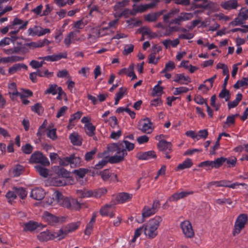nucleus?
Masks as SVG:
<instances>
[{"mask_svg": "<svg viewBox=\"0 0 248 248\" xmlns=\"http://www.w3.org/2000/svg\"><path fill=\"white\" fill-rule=\"evenodd\" d=\"M50 235L51 240L57 238L58 240H61L65 238V236L64 234L62 228H61L58 232H54L53 233L50 232Z\"/></svg>", "mask_w": 248, "mask_h": 248, "instance_id": "nucleus-35", "label": "nucleus"}, {"mask_svg": "<svg viewBox=\"0 0 248 248\" xmlns=\"http://www.w3.org/2000/svg\"><path fill=\"white\" fill-rule=\"evenodd\" d=\"M96 218V214L95 213H93L92 216V217L91 218L90 222L87 224L86 229L84 231V233L86 235H89L93 230V225L95 222Z\"/></svg>", "mask_w": 248, "mask_h": 248, "instance_id": "nucleus-26", "label": "nucleus"}, {"mask_svg": "<svg viewBox=\"0 0 248 248\" xmlns=\"http://www.w3.org/2000/svg\"><path fill=\"white\" fill-rule=\"evenodd\" d=\"M218 96L220 98H225L226 101H228L230 98V93L229 90L226 88H222L221 92L219 93Z\"/></svg>", "mask_w": 248, "mask_h": 248, "instance_id": "nucleus-55", "label": "nucleus"}, {"mask_svg": "<svg viewBox=\"0 0 248 248\" xmlns=\"http://www.w3.org/2000/svg\"><path fill=\"white\" fill-rule=\"evenodd\" d=\"M84 129L86 133L89 136L92 137L94 135L95 127L91 123L85 124Z\"/></svg>", "mask_w": 248, "mask_h": 248, "instance_id": "nucleus-32", "label": "nucleus"}, {"mask_svg": "<svg viewBox=\"0 0 248 248\" xmlns=\"http://www.w3.org/2000/svg\"><path fill=\"white\" fill-rule=\"evenodd\" d=\"M157 147L159 151L162 152H167L168 153H170L172 151L171 143L167 140L158 142Z\"/></svg>", "mask_w": 248, "mask_h": 248, "instance_id": "nucleus-16", "label": "nucleus"}, {"mask_svg": "<svg viewBox=\"0 0 248 248\" xmlns=\"http://www.w3.org/2000/svg\"><path fill=\"white\" fill-rule=\"evenodd\" d=\"M42 218L44 221L50 225H55L57 223L63 222V217H57L47 211L43 212Z\"/></svg>", "mask_w": 248, "mask_h": 248, "instance_id": "nucleus-6", "label": "nucleus"}, {"mask_svg": "<svg viewBox=\"0 0 248 248\" xmlns=\"http://www.w3.org/2000/svg\"><path fill=\"white\" fill-rule=\"evenodd\" d=\"M81 208L80 203L75 199H71L70 209L78 210Z\"/></svg>", "mask_w": 248, "mask_h": 248, "instance_id": "nucleus-56", "label": "nucleus"}, {"mask_svg": "<svg viewBox=\"0 0 248 248\" xmlns=\"http://www.w3.org/2000/svg\"><path fill=\"white\" fill-rule=\"evenodd\" d=\"M13 190H15L17 195H18L22 199H24L26 197L27 195V191L23 187H13Z\"/></svg>", "mask_w": 248, "mask_h": 248, "instance_id": "nucleus-39", "label": "nucleus"}, {"mask_svg": "<svg viewBox=\"0 0 248 248\" xmlns=\"http://www.w3.org/2000/svg\"><path fill=\"white\" fill-rule=\"evenodd\" d=\"M82 114V112L81 111H78L76 113L73 114L71 115L70 119L69 121V124L67 126V127L69 129H71L72 128L73 126L75 125V123L74 121L75 120H78L79 119Z\"/></svg>", "mask_w": 248, "mask_h": 248, "instance_id": "nucleus-30", "label": "nucleus"}, {"mask_svg": "<svg viewBox=\"0 0 248 248\" xmlns=\"http://www.w3.org/2000/svg\"><path fill=\"white\" fill-rule=\"evenodd\" d=\"M248 85V78H243L241 80H238L233 85L234 88L238 89L239 88Z\"/></svg>", "mask_w": 248, "mask_h": 248, "instance_id": "nucleus-49", "label": "nucleus"}, {"mask_svg": "<svg viewBox=\"0 0 248 248\" xmlns=\"http://www.w3.org/2000/svg\"><path fill=\"white\" fill-rule=\"evenodd\" d=\"M97 152V149L96 148H93L91 151L87 152L84 155V159L86 161H90L92 160L93 156Z\"/></svg>", "mask_w": 248, "mask_h": 248, "instance_id": "nucleus-46", "label": "nucleus"}, {"mask_svg": "<svg viewBox=\"0 0 248 248\" xmlns=\"http://www.w3.org/2000/svg\"><path fill=\"white\" fill-rule=\"evenodd\" d=\"M108 162H109V158L108 160L106 158H104L99 161V162L94 166V169L96 170L101 169L105 166Z\"/></svg>", "mask_w": 248, "mask_h": 248, "instance_id": "nucleus-61", "label": "nucleus"}, {"mask_svg": "<svg viewBox=\"0 0 248 248\" xmlns=\"http://www.w3.org/2000/svg\"><path fill=\"white\" fill-rule=\"evenodd\" d=\"M28 24V21H24L23 20L22 24L19 25L20 26L18 27V29L12 31L10 32V34L11 35V37L15 39V37H13L12 36V35H15V34H17L18 32V31H19V30H24L26 29ZM14 29H16V28H15Z\"/></svg>", "mask_w": 248, "mask_h": 248, "instance_id": "nucleus-47", "label": "nucleus"}, {"mask_svg": "<svg viewBox=\"0 0 248 248\" xmlns=\"http://www.w3.org/2000/svg\"><path fill=\"white\" fill-rule=\"evenodd\" d=\"M23 23V20L20 18L17 17H16L14 19L13 21L11 23L10 25L8 26L4 27V28L1 29V32L4 34L8 32L9 29H15V27L17 25L22 24Z\"/></svg>", "mask_w": 248, "mask_h": 248, "instance_id": "nucleus-24", "label": "nucleus"}, {"mask_svg": "<svg viewBox=\"0 0 248 248\" xmlns=\"http://www.w3.org/2000/svg\"><path fill=\"white\" fill-rule=\"evenodd\" d=\"M24 170V167L19 164L16 165L13 169V174L14 176H19Z\"/></svg>", "mask_w": 248, "mask_h": 248, "instance_id": "nucleus-58", "label": "nucleus"}, {"mask_svg": "<svg viewBox=\"0 0 248 248\" xmlns=\"http://www.w3.org/2000/svg\"><path fill=\"white\" fill-rule=\"evenodd\" d=\"M174 81L181 84H187L191 82L190 78L188 76H185L183 74H176Z\"/></svg>", "mask_w": 248, "mask_h": 248, "instance_id": "nucleus-25", "label": "nucleus"}, {"mask_svg": "<svg viewBox=\"0 0 248 248\" xmlns=\"http://www.w3.org/2000/svg\"><path fill=\"white\" fill-rule=\"evenodd\" d=\"M40 27L38 26H35L33 28H30L28 30V32L29 35H31L32 36H39V31H40Z\"/></svg>", "mask_w": 248, "mask_h": 248, "instance_id": "nucleus-52", "label": "nucleus"}, {"mask_svg": "<svg viewBox=\"0 0 248 248\" xmlns=\"http://www.w3.org/2000/svg\"><path fill=\"white\" fill-rule=\"evenodd\" d=\"M69 139L71 143L74 145L80 146L82 144L81 138L77 133H73L70 134Z\"/></svg>", "mask_w": 248, "mask_h": 248, "instance_id": "nucleus-27", "label": "nucleus"}, {"mask_svg": "<svg viewBox=\"0 0 248 248\" xmlns=\"http://www.w3.org/2000/svg\"><path fill=\"white\" fill-rule=\"evenodd\" d=\"M133 197V194L127 192L119 193L116 197V200L119 203H124L130 201Z\"/></svg>", "mask_w": 248, "mask_h": 248, "instance_id": "nucleus-19", "label": "nucleus"}, {"mask_svg": "<svg viewBox=\"0 0 248 248\" xmlns=\"http://www.w3.org/2000/svg\"><path fill=\"white\" fill-rule=\"evenodd\" d=\"M129 0H123L122 1H118L116 3L113 7V9L115 11H118L122 10L125 6L128 5Z\"/></svg>", "mask_w": 248, "mask_h": 248, "instance_id": "nucleus-40", "label": "nucleus"}, {"mask_svg": "<svg viewBox=\"0 0 248 248\" xmlns=\"http://www.w3.org/2000/svg\"><path fill=\"white\" fill-rule=\"evenodd\" d=\"M224 160V159L223 158H217L214 161H205L201 162L199 165V167L217 169L222 165V162Z\"/></svg>", "mask_w": 248, "mask_h": 248, "instance_id": "nucleus-10", "label": "nucleus"}, {"mask_svg": "<svg viewBox=\"0 0 248 248\" xmlns=\"http://www.w3.org/2000/svg\"><path fill=\"white\" fill-rule=\"evenodd\" d=\"M6 199L9 203L12 204V202L16 198L17 196L15 190H9L5 195Z\"/></svg>", "mask_w": 248, "mask_h": 248, "instance_id": "nucleus-45", "label": "nucleus"}, {"mask_svg": "<svg viewBox=\"0 0 248 248\" xmlns=\"http://www.w3.org/2000/svg\"><path fill=\"white\" fill-rule=\"evenodd\" d=\"M38 227V225L36 222L30 221L28 223L25 224V227L24 230L25 231L32 232L35 230Z\"/></svg>", "mask_w": 248, "mask_h": 248, "instance_id": "nucleus-43", "label": "nucleus"}, {"mask_svg": "<svg viewBox=\"0 0 248 248\" xmlns=\"http://www.w3.org/2000/svg\"><path fill=\"white\" fill-rule=\"evenodd\" d=\"M37 74L40 77H46L47 78H51L53 76V73L49 72L47 69L45 70L44 71L37 70Z\"/></svg>", "mask_w": 248, "mask_h": 248, "instance_id": "nucleus-60", "label": "nucleus"}, {"mask_svg": "<svg viewBox=\"0 0 248 248\" xmlns=\"http://www.w3.org/2000/svg\"><path fill=\"white\" fill-rule=\"evenodd\" d=\"M248 220V216L246 214H241L237 217L234 225L232 234L235 236L239 234L245 228Z\"/></svg>", "mask_w": 248, "mask_h": 248, "instance_id": "nucleus-3", "label": "nucleus"}, {"mask_svg": "<svg viewBox=\"0 0 248 248\" xmlns=\"http://www.w3.org/2000/svg\"><path fill=\"white\" fill-rule=\"evenodd\" d=\"M37 238L41 242L47 241L51 240L50 232L49 231H46L40 232L37 235Z\"/></svg>", "mask_w": 248, "mask_h": 248, "instance_id": "nucleus-34", "label": "nucleus"}, {"mask_svg": "<svg viewBox=\"0 0 248 248\" xmlns=\"http://www.w3.org/2000/svg\"><path fill=\"white\" fill-rule=\"evenodd\" d=\"M175 67V63L172 61H169L165 65V68L161 71V73H166L172 71Z\"/></svg>", "mask_w": 248, "mask_h": 248, "instance_id": "nucleus-59", "label": "nucleus"}, {"mask_svg": "<svg viewBox=\"0 0 248 248\" xmlns=\"http://www.w3.org/2000/svg\"><path fill=\"white\" fill-rule=\"evenodd\" d=\"M32 111L37 113L39 115H40L43 113L44 109L40 103H37L31 108Z\"/></svg>", "mask_w": 248, "mask_h": 248, "instance_id": "nucleus-57", "label": "nucleus"}, {"mask_svg": "<svg viewBox=\"0 0 248 248\" xmlns=\"http://www.w3.org/2000/svg\"><path fill=\"white\" fill-rule=\"evenodd\" d=\"M80 225V221L69 223L62 228L65 237L70 233L76 231Z\"/></svg>", "mask_w": 248, "mask_h": 248, "instance_id": "nucleus-14", "label": "nucleus"}, {"mask_svg": "<svg viewBox=\"0 0 248 248\" xmlns=\"http://www.w3.org/2000/svg\"><path fill=\"white\" fill-rule=\"evenodd\" d=\"M156 52H152L149 56L148 62L151 64H156L157 63L159 59V58H156Z\"/></svg>", "mask_w": 248, "mask_h": 248, "instance_id": "nucleus-63", "label": "nucleus"}, {"mask_svg": "<svg viewBox=\"0 0 248 248\" xmlns=\"http://www.w3.org/2000/svg\"><path fill=\"white\" fill-rule=\"evenodd\" d=\"M10 93H12L13 95H19L21 98L31 96L33 95L32 92L29 90H24L23 93H18L17 90H16L15 89L14 92H10Z\"/></svg>", "mask_w": 248, "mask_h": 248, "instance_id": "nucleus-31", "label": "nucleus"}, {"mask_svg": "<svg viewBox=\"0 0 248 248\" xmlns=\"http://www.w3.org/2000/svg\"><path fill=\"white\" fill-rule=\"evenodd\" d=\"M59 87L56 84H50L49 88L45 91L44 93L46 94L56 95L59 91Z\"/></svg>", "mask_w": 248, "mask_h": 248, "instance_id": "nucleus-33", "label": "nucleus"}, {"mask_svg": "<svg viewBox=\"0 0 248 248\" xmlns=\"http://www.w3.org/2000/svg\"><path fill=\"white\" fill-rule=\"evenodd\" d=\"M79 32V31H77L76 32L71 31L68 33L64 41L66 46L68 47L70 46L71 43V39H73L76 36V33Z\"/></svg>", "mask_w": 248, "mask_h": 248, "instance_id": "nucleus-42", "label": "nucleus"}, {"mask_svg": "<svg viewBox=\"0 0 248 248\" xmlns=\"http://www.w3.org/2000/svg\"><path fill=\"white\" fill-rule=\"evenodd\" d=\"M70 163L71 167H76L79 166L81 162V158L79 156H77L75 155H70Z\"/></svg>", "mask_w": 248, "mask_h": 248, "instance_id": "nucleus-37", "label": "nucleus"}, {"mask_svg": "<svg viewBox=\"0 0 248 248\" xmlns=\"http://www.w3.org/2000/svg\"><path fill=\"white\" fill-rule=\"evenodd\" d=\"M216 5V3L210 1L207 4H193L194 7L195 8H203L204 9H211L213 7H214Z\"/></svg>", "mask_w": 248, "mask_h": 248, "instance_id": "nucleus-51", "label": "nucleus"}, {"mask_svg": "<svg viewBox=\"0 0 248 248\" xmlns=\"http://www.w3.org/2000/svg\"><path fill=\"white\" fill-rule=\"evenodd\" d=\"M238 16L244 20H247L248 18V9L242 8L240 10Z\"/></svg>", "mask_w": 248, "mask_h": 248, "instance_id": "nucleus-64", "label": "nucleus"}, {"mask_svg": "<svg viewBox=\"0 0 248 248\" xmlns=\"http://www.w3.org/2000/svg\"><path fill=\"white\" fill-rule=\"evenodd\" d=\"M162 221V217L159 216H156L149 220L143 226L145 235L151 239L155 237L158 234L157 229Z\"/></svg>", "mask_w": 248, "mask_h": 248, "instance_id": "nucleus-2", "label": "nucleus"}, {"mask_svg": "<svg viewBox=\"0 0 248 248\" xmlns=\"http://www.w3.org/2000/svg\"><path fill=\"white\" fill-rule=\"evenodd\" d=\"M160 206V204L158 200L154 201L152 207L145 206L142 209V217L146 218L154 215L157 212Z\"/></svg>", "mask_w": 248, "mask_h": 248, "instance_id": "nucleus-5", "label": "nucleus"}, {"mask_svg": "<svg viewBox=\"0 0 248 248\" xmlns=\"http://www.w3.org/2000/svg\"><path fill=\"white\" fill-rule=\"evenodd\" d=\"M46 193L44 190L40 187H36L33 189L30 194V196L36 200H41L45 196Z\"/></svg>", "mask_w": 248, "mask_h": 248, "instance_id": "nucleus-17", "label": "nucleus"}, {"mask_svg": "<svg viewBox=\"0 0 248 248\" xmlns=\"http://www.w3.org/2000/svg\"><path fill=\"white\" fill-rule=\"evenodd\" d=\"M56 173L59 176H61L63 178H67L69 177V173L65 169L63 168L58 167L57 170H56Z\"/></svg>", "mask_w": 248, "mask_h": 248, "instance_id": "nucleus-53", "label": "nucleus"}, {"mask_svg": "<svg viewBox=\"0 0 248 248\" xmlns=\"http://www.w3.org/2000/svg\"><path fill=\"white\" fill-rule=\"evenodd\" d=\"M36 171L42 177L46 178L48 175V169L45 168L40 165H37L34 167Z\"/></svg>", "mask_w": 248, "mask_h": 248, "instance_id": "nucleus-36", "label": "nucleus"}, {"mask_svg": "<svg viewBox=\"0 0 248 248\" xmlns=\"http://www.w3.org/2000/svg\"><path fill=\"white\" fill-rule=\"evenodd\" d=\"M29 162L31 163L40 164L44 166H48L50 165L47 158L40 152L33 153L30 157Z\"/></svg>", "mask_w": 248, "mask_h": 248, "instance_id": "nucleus-4", "label": "nucleus"}, {"mask_svg": "<svg viewBox=\"0 0 248 248\" xmlns=\"http://www.w3.org/2000/svg\"><path fill=\"white\" fill-rule=\"evenodd\" d=\"M113 205L112 204H106L100 210V213L102 216H109L112 218L114 216L113 212Z\"/></svg>", "mask_w": 248, "mask_h": 248, "instance_id": "nucleus-18", "label": "nucleus"}, {"mask_svg": "<svg viewBox=\"0 0 248 248\" xmlns=\"http://www.w3.org/2000/svg\"><path fill=\"white\" fill-rule=\"evenodd\" d=\"M77 193L81 198L93 197V190H89L86 189L78 190Z\"/></svg>", "mask_w": 248, "mask_h": 248, "instance_id": "nucleus-38", "label": "nucleus"}, {"mask_svg": "<svg viewBox=\"0 0 248 248\" xmlns=\"http://www.w3.org/2000/svg\"><path fill=\"white\" fill-rule=\"evenodd\" d=\"M163 92V88L158 85H155L153 90L152 96H160Z\"/></svg>", "mask_w": 248, "mask_h": 248, "instance_id": "nucleus-62", "label": "nucleus"}, {"mask_svg": "<svg viewBox=\"0 0 248 248\" xmlns=\"http://www.w3.org/2000/svg\"><path fill=\"white\" fill-rule=\"evenodd\" d=\"M4 51L7 54H12L14 53H19L26 54L29 52L28 49L26 46V43L23 45H21L19 46H16L14 48L5 49H3Z\"/></svg>", "mask_w": 248, "mask_h": 248, "instance_id": "nucleus-13", "label": "nucleus"}, {"mask_svg": "<svg viewBox=\"0 0 248 248\" xmlns=\"http://www.w3.org/2000/svg\"><path fill=\"white\" fill-rule=\"evenodd\" d=\"M54 197L56 199L57 202L59 205L69 209V207H70L71 199L67 197H63L62 194L58 191L54 192Z\"/></svg>", "mask_w": 248, "mask_h": 248, "instance_id": "nucleus-11", "label": "nucleus"}, {"mask_svg": "<svg viewBox=\"0 0 248 248\" xmlns=\"http://www.w3.org/2000/svg\"><path fill=\"white\" fill-rule=\"evenodd\" d=\"M194 193V192L192 191H182L180 193H174L169 199V201H177L180 199L184 198L185 197H187L189 195H192Z\"/></svg>", "mask_w": 248, "mask_h": 248, "instance_id": "nucleus-23", "label": "nucleus"}, {"mask_svg": "<svg viewBox=\"0 0 248 248\" xmlns=\"http://www.w3.org/2000/svg\"><path fill=\"white\" fill-rule=\"evenodd\" d=\"M179 10L176 8L171 9L168 14L163 16V20L165 23L168 22L169 19L172 17L174 15L178 14Z\"/></svg>", "mask_w": 248, "mask_h": 248, "instance_id": "nucleus-44", "label": "nucleus"}, {"mask_svg": "<svg viewBox=\"0 0 248 248\" xmlns=\"http://www.w3.org/2000/svg\"><path fill=\"white\" fill-rule=\"evenodd\" d=\"M137 157L140 160H148L151 158H155L156 155L154 151L145 152H140L137 154Z\"/></svg>", "mask_w": 248, "mask_h": 248, "instance_id": "nucleus-21", "label": "nucleus"}, {"mask_svg": "<svg viewBox=\"0 0 248 248\" xmlns=\"http://www.w3.org/2000/svg\"><path fill=\"white\" fill-rule=\"evenodd\" d=\"M22 68L27 70L28 67L26 65L23 63H16L9 68V73L11 75L14 74L16 72L20 70Z\"/></svg>", "mask_w": 248, "mask_h": 248, "instance_id": "nucleus-28", "label": "nucleus"}, {"mask_svg": "<svg viewBox=\"0 0 248 248\" xmlns=\"http://www.w3.org/2000/svg\"><path fill=\"white\" fill-rule=\"evenodd\" d=\"M107 192V190L105 188H101L93 190V197L95 198H100L105 195Z\"/></svg>", "mask_w": 248, "mask_h": 248, "instance_id": "nucleus-48", "label": "nucleus"}, {"mask_svg": "<svg viewBox=\"0 0 248 248\" xmlns=\"http://www.w3.org/2000/svg\"><path fill=\"white\" fill-rule=\"evenodd\" d=\"M134 11L136 13H143L147 11L148 8L147 4H141L140 5L134 4L133 5Z\"/></svg>", "mask_w": 248, "mask_h": 248, "instance_id": "nucleus-50", "label": "nucleus"}, {"mask_svg": "<svg viewBox=\"0 0 248 248\" xmlns=\"http://www.w3.org/2000/svg\"><path fill=\"white\" fill-rule=\"evenodd\" d=\"M135 145L130 142L123 140L117 143H111L108 146V150L109 153L116 152L112 156L109 157V161L111 164H117L123 161L124 157L127 155V151H131L134 149Z\"/></svg>", "mask_w": 248, "mask_h": 248, "instance_id": "nucleus-1", "label": "nucleus"}, {"mask_svg": "<svg viewBox=\"0 0 248 248\" xmlns=\"http://www.w3.org/2000/svg\"><path fill=\"white\" fill-rule=\"evenodd\" d=\"M221 7L224 9L230 10L235 9L238 6L237 0H229L222 2L220 3Z\"/></svg>", "mask_w": 248, "mask_h": 248, "instance_id": "nucleus-20", "label": "nucleus"}, {"mask_svg": "<svg viewBox=\"0 0 248 248\" xmlns=\"http://www.w3.org/2000/svg\"><path fill=\"white\" fill-rule=\"evenodd\" d=\"M99 175L104 181H108L110 179L114 181H118L117 175L114 173H111L108 169L100 171Z\"/></svg>", "mask_w": 248, "mask_h": 248, "instance_id": "nucleus-15", "label": "nucleus"}, {"mask_svg": "<svg viewBox=\"0 0 248 248\" xmlns=\"http://www.w3.org/2000/svg\"><path fill=\"white\" fill-rule=\"evenodd\" d=\"M242 94L241 93H238L236 95V98L232 102H229L228 103V108L229 109L235 108L236 107L240 101L242 100Z\"/></svg>", "mask_w": 248, "mask_h": 248, "instance_id": "nucleus-41", "label": "nucleus"}, {"mask_svg": "<svg viewBox=\"0 0 248 248\" xmlns=\"http://www.w3.org/2000/svg\"><path fill=\"white\" fill-rule=\"evenodd\" d=\"M153 124L148 118L142 120L139 123V129L143 133L151 134L154 129Z\"/></svg>", "mask_w": 248, "mask_h": 248, "instance_id": "nucleus-9", "label": "nucleus"}, {"mask_svg": "<svg viewBox=\"0 0 248 248\" xmlns=\"http://www.w3.org/2000/svg\"><path fill=\"white\" fill-rule=\"evenodd\" d=\"M213 185H216L217 186H223V187H227L232 188H235L236 187L239 186H245L246 184L245 183H234L233 184H231V182L228 180H221L219 181H212L209 182L208 184L207 187L209 188Z\"/></svg>", "mask_w": 248, "mask_h": 248, "instance_id": "nucleus-7", "label": "nucleus"}, {"mask_svg": "<svg viewBox=\"0 0 248 248\" xmlns=\"http://www.w3.org/2000/svg\"><path fill=\"white\" fill-rule=\"evenodd\" d=\"M52 183L53 185L56 186H60L65 184V181L63 177L55 178L52 179Z\"/></svg>", "mask_w": 248, "mask_h": 248, "instance_id": "nucleus-54", "label": "nucleus"}, {"mask_svg": "<svg viewBox=\"0 0 248 248\" xmlns=\"http://www.w3.org/2000/svg\"><path fill=\"white\" fill-rule=\"evenodd\" d=\"M67 54L64 53L63 54H53L52 55L46 56L45 57H40L38 59L40 60H43V61H50V62H55L57 61L62 58H66Z\"/></svg>", "mask_w": 248, "mask_h": 248, "instance_id": "nucleus-22", "label": "nucleus"}, {"mask_svg": "<svg viewBox=\"0 0 248 248\" xmlns=\"http://www.w3.org/2000/svg\"><path fill=\"white\" fill-rule=\"evenodd\" d=\"M180 227L186 238H191L194 236V231L189 221L186 220L182 222L180 224Z\"/></svg>", "mask_w": 248, "mask_h": 248, "instance_id": "nucleus-8", "label": "nucleus"}, {"mask_svg": "<svg viewBox=\"0 0 248 248\" xmlns=\"http://www.w3.org/2000/svg\"><path fill=\"white\" fill-rule=\"evenodd\" d=\"M193 17V15L190 13H181L177 18L172 20L170 24H178L180 25L181 22L187 20H190Z\"/></svg>", "mask_w": 248, "mask_h": 248, "instance_id": "nucleus-12", "label": "nucleus"}, {"mask_svg": "<svg viewBox=\"0 0 248 248\" xmlns=\"http://www.w3.org/2000/svg\"><path fill=\"white\" fill-rule=\"evenodd\" d=\"M193 165V162L190 158H187L182 163L179 164L176 170H179L190 168Z\"/></svg>", "mask_w": 248, "mask_h": 248, "instance_id": "nucleus-29", "label": "nucleus"}]
</instances>
